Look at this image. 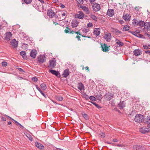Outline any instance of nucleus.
<instances>
[{"mask_svg":"<svg viewBox=\"0 0 150 150\" xmlns=\"http://www.w3.org/2000/svg\"><path fill=\"white\" fill-rule=\"evenodd\" d=\"M144 120L143 115L141 114L136 115L135 117V121L139 123L142 122Z\"/></svg>","mask_w":150,"mask_h":150,"instance_id":"1","label":"nucleus"},{"mask_svg":"<svg viewBox=\"0 0 150 150\" xmlns=\"http://www.w3.org/2000/svg\"><path fill=\"white\" fill-rule=\"evenodd\" d=\"M56 65V61L55 59L50 60L49 61V65L48 67L51 69L55 67Z\"/></svg>","mask_w":150,"mask_h":150,"instance_id":"2","label":"nucleus"},{"mask_svg":"<svg viewBox=\"0 0 150 150\" xmlns=\"http://www.w3.org/2000/svg\"><path fill=\"white\" fill-rule=\"evenodd\" d=\"M75 17L76 18L83 19L84 18V14L82 12L79 11L75 15Z\"/></svg>","mask_w":150,"mask_h":150,"instance_id":"3","label":"nucleus"},{"mask_svg":"<svg viewBox=\"0 0 150 150\" xmlns=\"http://www.w3.org/2000/svg\"><path fill=\"white\" fill-rule=\"evenodd\" d=\"M38 61L39 63H43L46 60V57L44 55H40L39 56L38 58Z\"/></svg>","mask_w":150,"mask_h":150,"instance_id":"4","label":"nucleus"},{"mask_svg":"<svg viewBox=\"0 0 150 150\" xmlns=\"http://www.w3.org/2000/svg\"><path fill=\"white\" fill-rule=\"evenodd\" d=\"M92 7L93 11L96 12L98 11L100 9V5L97 3L94 4L92 6Z\"/></svg>","mask_w":150,"mask_h":150,"instance_id":"5","label":"nucleus"},{"mask_svg":"<svg viewBox=\"0 0 150 150\" xmlns=\"http://www.w3.org/2000/svg\"><path fill=\"white\" fill-rule=\"evenodd\" d=\"M47 15L50 18H53L55 15V13L52 9L48 10L47 12Z\"/></svg>","mask_w":150,"mask_h":150,"instance_id":"6","label":"nucleus"},{"mask_svg":"<svg viewBox=\"0 0 150 150\" xmlns=\"http://www.w3.org/2000/svg\"><path fill=\"white\" fill-rule=\"evenodd\" d=\"M110 30L112 32L116 35H121L122 34V32L115 28H111Z\"/></svg>","mask_w":150,"mask_h":150,"instance_id":"7","label":"nucleus"},{"mask_svg":"<svg viewBox=\"0 0 150 150\" xmlns=\"http://www.w3.org/2000/svg\"><path fill=\"white\" fill-rule=\"evenodd\" d=\"M113 94L111 93H107L104 96V97L107 100H110L112 98Z\"/></svg>","mask_w":150,"mask_h":150,"instance_id":"8","label":"nucleus"},{"mask_svg":"<svg viewBox=\"0 0 150 150\" xmlns=\"http://www.w3.org/2000/svg\"><path fill=\"white\" fill-rule=\"evenodd\" d=\"M37 54V51L36 50H33L31 51L30 56L32 58H35Z\"/></svg>","mask_w":150,"mask_h":150,"instance_id":"9","label":"nucleus"},{"mask_svg":"<svg viewBox=\"0 0 150 150\" xmlns=\"http://www.w3.org/2000/svg\"><path fill=\"white\" fill-rule=\"evenodd\" d=\"M111 35L109 33H107L105 34V35L103 37L104 39H105L107 42H109L111 38Z\"/></svg>","mask_w":150,"mask_h":150,"instance_id":"10","label":"nucleus"},{"mask_svg":"<svg viewBox=\"0 0 150 150\" xmlns=\"http://www.w3.org/2000/svg\"><path fill=\"white\" fill-rule=\"evenodd\" d=\"M11 46L14 47H16L18 45V42L16 41L15 39H13L11 42Z\"/></svg>","mask_w":150,"mask_h":150,"instance_id":"11","label":"nucleus"},{"mask_svg":"<svg viewBox=\"0 0 150 150\" xmlns=\"http://www.w3.org/2000/svg\"><path fill=\"white\" fill-rule=\"evenodd\" d=\"M49 72L53 75H54L57 77H59L60 76V73L58 71L50 69Z\"/></svg>","mask_w":150,"mask_h":150,"instance_id":"12","label":"nucleus"},{"mask_svg":"<svg viewBox=\"0 0 150 150\" xmlns=\"http://www.w3.org/2000/svg\"><path fill=\"white\" fill-rule=\"evenodd\" d=\"M134 54L136 56H138L141 55L142 54V51L141 50L137 49L134 50Z\"/></svg>","mask_w":150,"mask_h":150,"instance_id":"13","label":"nucleus"},{"mask_svg":"<svg viewBox=\"0 0 150 150\" xmlns=\"http://www.w3.org/2000/svg\"><path fill=\"white\" fill-rule=\"evenodd\" d=\"M12 34L11 32H7L6 34V36L5 37V39L8 41L10 40L12 38Z\"/></svg>","mask_w":150,"mask_h":150,"instance_id":"14","label":"nucleus"},{"mask_svg":"<svg viewBox=\"0 0 150 150\" xmlns=\"http://www.w3.org/2000/svg\"><path fill=\"white\" fill-rule=\"evenodd\" d=\"M93 34L96 36H98L100 33V29L99 28H95L93 32Z\"/></svg>","mask_w":150,"mask_h":150,"instance_id":"15","label":"nucleus"},{"mask_svg":"<svg viewBox=\"0 0 150 150\" xmlns=\"http://www.w3.org/2000/svg\"><path fill=\"white\" fill-rule=\"evenodd\" d=\"M149 130V129L146 127H142L139 129L140 132L143 134H145L148 132Z\"/></svg>","mask_w":150,"mask_h":150,"instance_id":"16","label":"nucleus"},{"mask_svg":"<svg viewBox=\"0 0 150 150\" xmlns=\"http://www.w3.org/2000/svg\"><path fill=\"white\" fill-rule=\"evenodd\" d=\"M133 148L134 149L136 150H143V147L142 146L139 145L133 146Z\"/></svg>","mask_w":150,"mask_h":150,"instance_id":"17","label":"nucleus"},{"mask_svg":"<svg viewBox=\"0 0 150 150\" xmlns=\"http://www.w3.org/2000/svg\"><path fill=\"white\" fill-rule=\"evenodd\" d=\"M69 70L68 69H66L64 71L62 76L63 77L67 78L69 75Z\"/></svg>","mask_w":150,"mask_h":150,"instance_id":"18","label":"nucleus"},{"mask_svg":"<svg viewBox=\"0 0 150 150\" xmlns=\"http://www.w3.org/2000/svg\"><path fill=\"white\" fill-rule=\"evenodd\" d=\"M79 22L77 20H74L71 22V25L73 28H75L77 26Z\"/></svg>","mask_w":150,"mask_h":150,"instance_id":"19","label":"nucleus"},{"mask_svg":"<svg viewBox=\"0 0 150 150\" xmlns=\"http://www.w3.org/2000/svg\"><path fill=\"white\" fill-rule=\"evenodd\" d=\"M82 10L84 11L85 13L86 14H89L90 11L88 8L84 6H81L80 7Z\"/></svg>","mask_w":150,"mask_h":150,"instance_id":"20","label":"nucleus"},{"mask_svg":"<svg viewBox=\"0 0 150 150\" xmlns=\"http://www.w3.org/2000/svg\"><path fill=\"white\" fill-rule=\"evenodd\" d=\"M131 18V16L130 14H126L125 15L124 14L123 16V18L126 21H129L130 20V18Z\"/></svg>","mask_w":150,"mask_h":150,"instance_id":"21","label":"nucleus"},{"mask_svg":"<svg viewBox=\"0 0 150 150\" xmlns=\"http://www.w3.org/2000/svg\"><path fill=\"white\" fill-rule=\"evenodd\" d=\"M78 88L81 91L84 90V86L81 83H78Z\"/></svg>","mask_w":150,"mask_h":150,"instance_id":"22","label":"nucleus"},{"mask_svg":"<svg viewBox=\"0 0 150 150\" xmlns=\"http://www.w3.org/2000/svg\"><path fill=\"white\" fill-rule=\"evenodd\" d=\"M114 11L112 9H109L107 12V14L109 16L112 17L114 15Z\"/></svg>","mask_w":150,"mask_h":150,"instance_id":"23","label":"nucleus"},{"mask_svg":"<svg viewBox=\"0 0 150 150\" xmlns=\"http://www.w3.org/2000/svg\"><path fill=\"white\" fill-rule=\"evenodd\" d=\"M125 106V103L124 101L120 102V103L118 105V107L120 109H122Z\"/></svg>","mask_w":150,"mask_h":150,"instance_id":"24","label":"nucleus"},{"mask_svg":"<svg viewBox=\"0 0 150 150\" xmlns=\"http://www.w3.org/2000/svg\"><path fill=\"white\" fill-rule=\"evenodd\" d=\"M35 146L40 149H42L44 148V146L38 142H36L35 143Z\"/></svg>","mask_w":150,"mask_h":150,"instance_id":"25","label":"nucleus"},{"mask_svg":"<svg viewBox=\"0 0 150 150\" xmlns=\"http://www.w3.org/2000/svg\"><path fill=\"white\" fill-rule=\"evenodd\" d=\"M144 27V29L146 30H150V23L148 22L145 23Z\"/></svg>","mask_w":150,"mask_h":150,"instance_id":"26","label":"nucleus"},{"mask_svg":"<svg viewBox=\"0 0 150 150\" xmlns=\"http://www.w3.org/2000/svg\"><path fill=\"white\" fill-rule=\"evenodd\" d=\"M115 41L117 44L119 46L122 47L124 45V43L122 42H121L119 40L116 39Z\"/></svg>","mask_w":150,"mask_h":150,"instance_id":"27","label":"nucleus"},{"mask_svg":"<svg viewBox=\"0 0 150 150\" xmlns=\"http://www.w3.org/2000/svg\"><path fill=\"white\" fill-rule=\"evenodd\" d=\"M101 47L103 51L104 52H107L108 50V47L107 46V45L104 44L103 45H101Z\"/></svg>","mask_w":150,"mask_h":150,"instance_id":"28","label":"nucleus"},{"mask_svg":"<svg viewBox=\"0 0 150 150\" xmlns=\"http://www.w3.org/2000/svg\"><path fill=\"white\" fill-rule=\"evenodd\" d=\"M20 54L24 59H27V57L26 55V53L25 51H22L20 52Z\"/></svg>","mask_w":150,"mask_h":150,"instance_id":"29","label":"nucleus"},{"mask_svg":"<svg viewBox=\"0 0 150 150\" xmlns=\"http://www.w3.org/2000/svg\"><path fill=\"white\" fill-rule=\"evenodd\" d=\"M55 17V20L54 21V23H57V22L59 21H62V19L61 18V17L60 18L58 17V16H57V15H55V16H54ZM65 18H63L62 20L64 19Z\"/></svg>","mask_w":150,"mask_h":150,"instance_id":"30","label":"nucleus"},{"mask_svg":"<svg viewBox=\"0 0 150 150\" xmlns=\"http://www.w3.org/2000/svg\"><path fill=\"white\" fill-rule=\"evenodd\" d=\"M146 123L147 124V127L150 128V117L147 116L146 118Z\"/></svg>","mask_w":150,"mask_h":150,"instance_id":"31","label":"nucleus"},{"mask_svg":"<svg viewBox=\"0 0 150 150\" xmlns=\"http://www.w3.org/2000/svg\"><path fill=\"white\" fill-rule=\"evenodd\" d=\"M25 136L27 137L30 140L32 141L33 138L32 136L28 133H24Z\"/></svg>","mask_w":150,"mask_h":150,"instance_id":"32","label":"nucleus"},{"mask_svg":"<svg viewBox=\"0 0 150 150\" xmlns=\"http://www.w3.org/2000/svg\"><path fill=\"white\" fill-rule=\"evenodd\" d=\"M145 23L143 21H140L139 22L137 23V25L141 27L144 26Z\"/></svg>","mask_w":150,"mask_h":150,"instance_id":"33","label":"nucleus"},{"mask_svg":"<svg viewBox=\"0 0 150 150\" xmlns=\"http://www.w3.org/2000/svg\"><path fill=\"white\" fill-rule=\"evenodd\" d=\"M41 87L43 90H45L47 88L46 85L44 83H42L40 85Z\"/></svg>","mask_w":150,"mask_h":150,"instance_id":"34","label":"nucleus"},{"mask_svg":"<svg viewBox=\"0 0 150 150\" xmlns=\"http://www.w3.org/2000/svg\"><path fill=\"white\" fill-rule=\"evenodd\" d=\"M129 29V27L128 25H126L124 27L123 29V31H126L128 30Z\"/></svg>","mask_w":150,"mask_h":150,"instance_id":"35","label":"nucleus"},{"mask_svg":"<svg viewBox=\"0 0 150 150\" xmlns=\"http://www.w3.org/2000/svg\"><path fill=\"white\" fill-rule=\"evenodd\" d=\"M71 30V29L69 28L68 27H66V29L64 30V32L66 33H70V31Z\"/></svg>","mask_w":150,"mask_h":150,"instance_id":"36","label":"nucleus"},{"mask_svg":"<svg viewBox=\"0 0 150 150\" xmlns=\"http://www.w3.org/2000/svg\"><path fill=\"white\" fill-rule=\"evenodd\" d=\"M91 18L93 20L95 21H96L97 20V18L94 15L91 14Z\"/></svg>","mask_w":150,"mask_h":150,"instance_id":"37","label":"nucleus"},{"mask_svg":"<svg viewBox=\"0 0 150 150\" xmlns=\"http://www.w3.org/2000/svg\"><path fill=\"white\" fill-rule=\"evenodd\" d=\"M83 97L87 100H88L89 98V96L84 93L83 94Z\"/></svg>","mask_w":150,"mask_h":150,"instance_id":"38","label":"nucleus"},{"mask_svg":"<svg viewBox=\"0 0 150 150\" xmlns=\"http://www.w3.org/2000/svg\"><path fill=\"white\" fill-rule=\"evenodd\" d=\"M56 99L59 101H61L63 100V98L61 96H58L56 98Z\"/></svg>","mask_w":150,"mask_h":150,"instance_id":"39","label":"nucleus"},{"mask_svg":"<svg viewBox=\"0 0 150 150\" xmlns=\"http://www.w3.org/2000/svg\"><path fill=\"white\" fill-rule=\"evenodd\" d=\"M82 115L83 117L85 119H88V115L85 113H83Z\"/></svg>","mask_w":150,"mask_h":150,"instance_id":"40","label":"nucleus"},{"mask_svg":"<svg viewBox=\"0 0 150 150\" xmlns=\"http://www.w3.org/2000/svg\"><path fill=\"white\" fill-rule=\"evenodd\" d=\"M1 64L2 66L5 67L7 66V63L6 62H3L1 63Z\"/></svg>","mask_w":150,"mask_h":150,"instance_id":"41","label":"nucleus"},{"mask_svg":"<svg viewBox=\"0 0 150 150\" xmlns=\"http://www.w3.org/2000/svg\"><path fill=\"white\" fill-rule=\"evenodd\" d=\"M89 98L92 101H94L96 100L95 98L93 96H91L89 97Z\"/></svg>","mask_w":150,"mask_h":150,"instance_id":"42","label":"nucleus"},{"mask_svg":"<svg viewBox=\"0 0 150 150\" xmlns=\"http://www.w3.org/2000/svg\"><path fill=\"white\" fill-rule=\"evenodd\" d=\"M100 137L102 138H104L105 137V134L103 132H101L99 134Z\"/></svg>","mask_w":150,"mask_h":150,"instance_id":"43","label":"nucleus"},{"mask_svg":"<svg viewBox=\"0 0 150 150\" xmlns=\"http://www.w3.org/2000/svg\"><path fill=\"white\" fill-rule=\"evenodd\" d=\"M91 103L92 104L95 105L97 108L99 109L101 108V107L99 106V105L98 104H97L96 103L94 102H91Z\"/></svg>","mask_w":150,"mask_h":150,"instance_id":"44","label":"nucleus"},{"mask_svg":"<svg viewBox=\"0 0 150 150\" xmlns=\"http://www.w3.org/2000/svg\"><path fill=\"white\" fill-rule=\"evenodd\" d=\"M32 80L35 82H37L38 81V79L36 77H34L32 78Z\"/></svg>","mask_w":150,"mask_h":150,"instance_id":"45","label":"nucleus"},{"mask_svg":"<svg viewBox=\"0 0 150 150\" xmlns=\"http://www.w3.org/2000/svg\"><path fill=\"white\" fill-rule=\"evenodd\" d=\"M24 2L26 4H30L32 1V0H24Z\"/></svg>","mask_w":150,"mask_h":150,"instance_id":"46","label":"nucleus"},{"mask_svg":"<svg viewBox=\"0 0 150 150\" xmlns=\"http://www.w3.org/2000/svg\"><path fill=\"white\" fill-rule=\"evenodd\" d=\"M149 46H148L146 45H143V47L146 50H148L150 48L149 47Z\"/></svg>","mask_w":150,"mask_h":150,"instance_id":"47","label":"nucleus"},{"mask_svg":"<svg viewBox=\"0 0 150 150\" xmlns=\"http://www.w3.org/2000/svg\"><path fill=\"white\" fill-rule=\"evenodd\" d=\"M77 2L79 4H82L83 3V0H77Z\"/></svg>","mask_w":150,"mask_h":150,"instance_id":"48","label":"nucleus"},{"mask_svg":"<svg viewBox=\"0 0 150 150\" xmlns=\"http://www.w3.org/2000/svg\"><path fill=\"white\" fill-rule=\"evenodd\" d=\"M83 33H87L89 31V30L87 29H84L82 30Z\"/></svg>","mask_w":150,"mask_h":150,"instance_id":"49","label":"nucleus"},{"mask_svg":"<svg viewBox=\"0 0 150 150\" xmlns=\"http://www.w3.org/2000/svg\"><path fill=\"white\" fill-rule=\"evenodd\" d=\"M87 26L88 27H91L93 26V24L92 23H89L87 24Z\"/></svg>","mask_w":150,"mask_h":150,"instance_id":"50","label":"nucleus"},{"mask_svg":"<svg viewBox=\"0 0 150 150\" xmlns=\"http://www.w3.org/2000/svg\"><path fill=\"white\" fill-rule=\"evenodd\" d=\"M132 23L134 25H136L137 23V20L136 19H133Z\"/></svg>","mask_w":150,"mask_h":150,"instance_id":"51","label":"nucleus"},{"mask_svg":"<svg viewBox=\"0 0 150 150\" xmlns=\"http://www.w3.org/2000/svg\"><path fill=\"white\" fill-rule=\"evenodd\" d=\"M40 92L44 97L45 98H46V95H45V94L43 93L42 91H41Z\"/></svg>","mask_w":150,"mask_h":150,"instance_id":"52","label":"nucleus"},{"mask_svg":"<svg viewBox=\"0 0 150 150\" xmlns=\"http://www.w3.org/2000/svg\"><path fill=\"white\" fill-rule=\"evenodd\" d=\"M117 146L119 147H125V145L124 144H118Z\"/></svg>","mask_w":150,"mask_h":150,"instance_id":"53","label":"nucleus"},{"mask_svg":"<svg viewBox=\"0 0 150 150\" xmlns=\"http://www.w3.org/2000/svg\"><path fill=\"white\" fill-rule=\"evenodd\" d=\"M146 54H147L150 55V50H147L144 52Z\"/></svg>","mask_w":150,"mask_h":150,"instance_id":"54","label":"nucleus"},{"mask_svg":"<svg viewBox=\"0 0 150 150\" xmlns=\"http://www.w3.org/2000/svg\"><path fill=\"white\" fill-rule=\"evenodd\" d=\"M35 86H36V88L38 89V90L40 92V91H41V90L39 88L38 86L37 85H35Z\"/></svg>","mask_w":150,"mask_h":150,"instance_id":"55","label":"nucleus"},{"mask_svg":"<svg viewBox=\"0 0 150 150\" xmlns=\"http://www.w3.org/2000/svg\"><path fill=\"white\" fill-rule=\"evenodd\" d=\"M18 69L21 71V72H25L24 71V70L21 69V68H18Z\"/></svg>","mask_w":150,"mask_h":150,"instance_id":"56","label":"nucleus"},{"mask_svg":"<svg viewBox=\"0 0 150 150\" xmlns=\"http://www.w3.org/2000/svg\"><path fill=\"white\" fill-rule=\"evenodd\" d=\"M4 116H6V117L8 118H9L10 119L12 120H14L13 119H12L11 117L8 116L7 115H4Z\"/></svg>","mask_w":150,"mask_h":150,"instance_id":"57","label":"nucleus"},{"mask_svg":"<svg viewBox=\"0 0 150 150\" xmlns=\"http://www.w3.org/2000/svg\"><path fill=\"white\" fill-rule=\"evenodd\" d=\"M13 121L15 122V123H16V125H20V124L18 122H17L15 120H13Z\"/></svg>","mask_w":150,"mask_h":150,"instance_id":"58","label":"nucleus"},{"mask_svg":"<svg viewBox=\"0 0 150 150\" xmlns=\"http://www.w3.org/2000/svg\"><path fill=\"white\" fill-rule=\"evenodd\" d=\"M1 120L4 121H5L6 120V118L3 117H1Z\"/></svg>","mask_w":150,"mask_h":150,"instance_id":"59","label":"nucleus"},{"mask_svg":"<svg viewBox=\"0 0 150 150\" xmlns=\"http://www.w3.org/2000/svg\"><path fill=\"white\" fill-rule=\"evenodd\" d=\"M76 31H75L74 30H71V31H70V34L71 33V34H74L75 33Z\"/></svg>","mask_w":150,"mask_h":150,"instance_id":"60","label":"nucleus"},{"mask_svg":"<svg viewBox=\"0 0 150 150\" xmlns=\"http://www.w3.org/2000/svg\"><path fill=\"white\" fill-rule=\"evenodd\" d=\"M80 37L79 36H77L76 37V38H77L78 40H80Z\"/></svg>","mask_w":150,"mask_h":150,"instance_id":"61","label":"nucleus"},{"mask_svg":"<svg viewBox=\"0 0 150 150\" xmlns=\"http://www.w3.org/2000/svg\"><path fill=\"white\" fill-rule=\"evenodd\" d=\"M75 33L77 35L79 34L80 35H81V34L80 33V32H79V31L76 32Z\"/></svg>","mask_w":150,"mask_h":150,"instance_id":"62","label":"nucleus"},{"mask_svg":"<svg viewBox=\"0 0 150 150\" xmlns=\"http://www.w3.org/2000/svg\"><path fill=\"white\" fill-rule=\"evenodd\" d=\"M119 22L120 23L122 24L124 23V21L122 20H120L119 21Z\"/></svg>","mask_w":150,"mask_h":150,"instance_id":"63","label":"nucleus"},{"mask_svg":"<svg viewBox=\"0 0 150 150\" xmlns=\"http://www.w3.org/2000/svg\"><path fill=\"white\" fill-rule=\"evenodd\" d=\"M85 69H86V70H87L88 71H89V68L88 67H85Z\"/></svg>","mask_w":150,"mask_h":150,"instance_id":"64","label":"nucleus"}]
</instances>
